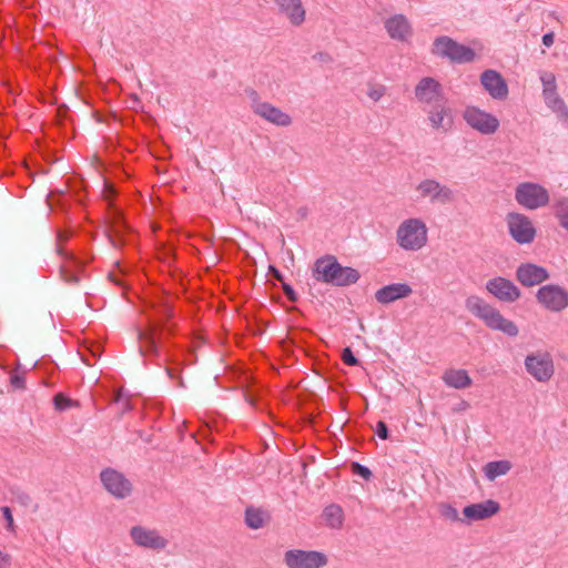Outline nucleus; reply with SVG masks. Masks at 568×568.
<instances>
[{
	"label": "nucleus",
	"mask_w": 568,
	"mask_h": 568,
	"mask_svg": "<svg viewBox=\"0 0 568 568\" xmlns=\"http://www.w3.org/2000/svg\"><path fill=\"white\" fill-rule=\"evenodd\" d=\"M466 310L475 317L485 323L487 327L494 331H500L507 336L515 337L518 335L517 325L505 318L501 313L477 295H470L465 301Z\"/></svg>",
	"instance_id": "1"
},
{
	"label": "nucleus",
	"mask_w": 568,
	"mask_h": 568,
	"mask_svg": "<svg viewBox=\"0 0 568 568\" xmlns=\"http://www.w3.org/2000/svg\"><path fill=\"white\" fill-rule=\"evenodd\" d=\"M103 195L108 201L106 229L108 236L113 246L119 247L125 243V235L130 227L126 224L123 212L113 203L116 191L112 185H104Z\"/></svg>",
	"instance_id": "2"
},
{
	"label": "nucleus",
	"mask_w": 568,
	"mask_h": 568,
	"mask_svg": "<svg viewBox=\"0 0 568 568\" xmlns=\"http://www.w3.org/2000/svg\"><path fill=\"white\" fill-rule=\"evenodd\" d=\"M396 242L405 251H418L427 243V227L419 219H408L399 224Z\"/></svg>",
	"instance_id": "3"
},
{
	"label": "nucleus",
	"mask_w": 568,
	"mask_h": 568,
	"mask_svg": "<svg viewBox=\"0 0 568 568\" xmlns=\"http://www.w3.org/2000/svg\"><path fill=\"white\" fill-rule=\"evenodd\" d=\"M432 53L440 58H446L453 63H468L473 62L476 58V53L470 47L458 43L447 36L435 38Z\"/></svg>",
	"instance_id": "4"
},
{
	"label": "nucleus",
	"mask_w": 568,
	"mask_h": 568,
	"mask_svg": "<svg viewBox=\"0 0 568 568\" xmlns=\"http://www.w3.org/2000/svg\"><path fill=\"white\" fill-rule=\"evenodd\" d=\"M549 192L546 187L534 182H523L516 186L515 200L528 210H536L549 203Z\"/></svg>",
	"instance_id": "5"
},
{
	"label": "nucleus",
	"mask_w": 568,
	"mask_h": 568,
	"mask_svg": "<svg viewBox=\"0 0 568 568\" xmlns=\"http://www.w3.org/2000/svg\"><path fill=\"white\" fill-rule=\"evenodd\" d=\"M283 561L287 568H323L328 558L318 550L290 549L284 552Z\"/></svg>",
	"instance_id": "6"
},
{
	"label": "nucleus",
	"mask_w": 568,
	"mask_h": 568,
	"mask_svg": "<svg viewBox=\"0 0 568 568\" xmlns=\"http://www.w3.org/2000/svg\"><path fill=\"white\" fill-rule=\"evenodd\" d=\"M526 371L540 383L551 379L555 373L552 356L548 352H536L526 356Z\"/></svg>",
	"instance_id": "7"
},
{
	"label": "nucleus",
	"mask_w": 568,
	"mask_h": 568,
	"mask_svg": "<svg viewBox=\"0 0 568 568\" xmlns=\"http://www.w3.org/2000/svg\"><path fill=\"white\" fill-rule=\"evenodd\" d=\"M510 236L518 244H530L536 236V229L531 220L525 214L510 212L506 217Z\"/></svg>",
	"instance_id": "8"
},
{
	"label": "nucleus",
	"mask_w": 568,
	"mask_h": 568,
	"mask_svg": "<svg viewBox=\"0 0 568 568\" xmlns=\"http://www.w3.org/2000/svg\"><path fill=\"white\" fill-rule=\"evenodd\" d=\"M100 479L105 490L116 499H124L132 494V483L114 468L103 469Z\"/></svg>",
	"instance_id": "9"
},
{
	"label": "nucleus",
	"mask_w": 568,
	"mask_h": 568,
	"mask_svg": "<svg viewBox=\"0 0 568 568\" xmlns=\"http://www.w3.org/2000/svg\"><path fill=\"white\" fill-rule=\"evenodd\" d=\"M536 300L548 311L561 312L568 306V291L556 284H547L537 291Z\"/></svg>",
	"instance_id": "10"
},
{
	"label": "nucleus",
	"mask_w": 568,
	"mask_h": 568,
	"mask_svg": "<svg viewBox=\"0 0 568 568\" xmlns=\"http://www.w3.org/2000/svg\"><path fill=\"white\" fill-rule=\"evenodd\" d=\"M464 120L471 129L485 135L494 134L499 128V120L495 115L477 106H467Z\"/></svg>",
	"instance_id": "11"
},
{
	"label": "nucleus",
	"mask_w": 568,
	"mask_h": 568,
	"mask_svg": "<svg viewBox=\"0 0 568 568\" xmlns=\"http://www.w3.org/2000/svg\"><path fill=\"white\" fill-rule=\"evenodd\" d=\"M165 332L171 333V329L162 322H154L150 325L148 331H140L139 341L141 354L158 356L160 353V343Z\"/></svg>",
	"instance_id": "12"
},
{
	"label": "nucleus",
	"mask_w": 568,
	"mask_h": 568,
	"mask_svg": "<svg viewBox=\"0 0 568 568\" xmlns=\"http://www.w3.org/2000/svg\"><path fill=\"white\" fill-rule=\"evenodd\" d=\"M418 102L426 105H435L445 101L442 84L432 77L422 78L414 90Z\"/></svg>",
	"instance_id": "13"
},
{
	"label": "nucleus",
	"mask_w": 568,
	"mask_h": 568,
	"mask_svg": "<svg viewBox=\"0 0 568 568\" xmlns=\"http://www.w3.org/2000/svg\"><path fill=\"white\" fill-rule=\"evenodd\" d=\"M341 263L336 256L326 254L318 257L312 267V276L317 282L331 284L334 286L337 273L339 272Z\"/></svg>",
	"instance_id": "14"
},
{
	"label": "nucleus",
	"mask_w": 568,
	"mask_h": 568,
	"mask_svg": "<svg viewBox=\"0 0 568 568\" xmlns=\"http://www.w3.org/2000/svg\"><path fill=\"white\" fill-rule=\"evenodd\" d=\"M416 190L422 197H428L432 203L447 204L454 200V192L434 179L423 180Z\"/></svg>",
	"instance_id": "15"
},
{
	"label": "nucleus",
	"mask_w": 568,
	"mask_h": 568,
	"mask_svg": "<svg viewBox=\"0 0 568 568\" xmlns=\"http://www.w3.org/2000/svg\"><path fill=\"white\" fill-rule=\"evenodd\" d=\"M486 290L504 303H514L520 297V290L508 278L497 276L486 283Z\"/></svg>",
	"instance_id": "16"
},
{
	"label": "nucleus",
	"mask_w": 568,
	"mask_h": 568,
	"mask_svg": "<svg viewBox=\"0 0 568 568\" xmlns=\"http://www.w3.org/2000/svg\"><path fill=\"white\" fill-rule=\"evenodd\" d=\"M130 537L135 545L144 548L163 549L168 545V540L156 529H148L139 525L130 529Z\"/></svg>",
	"instance_id": "17"
},
{
	"label": "nucleus",
	"mask_w": 568,
	"mask_h": 568,
	"mask_svg": "<svg viewBox=\"0 0 568 568\" xmlns=\"http://www.w3.org/2000/svg\"><path fill=\"white\" fill-rule=\"evenodd\" d=\"M278 14L284 17L291 26L301 27L306 20V9L302 0H273Z\"/></svg>",
	"instance_id": "18"
},
{
	"label": "nucleus",
	"mask_w": 568,
	"mask_h": 568,
	"mask_svg": "<svg viewBox=\"0 0 568 568\" xmlns=\"http://www.w3.org/2000/svg\"><path fill=\"white\" fill-rule=\"evenodd\" d=\"M516 278L521 285L530 287L547 281L549 272L534 263H523L516 270Z\"/></svg>",
	"instance_id": "19"
},
{
	"label": "nucleus",
	"mask_w": 568,
	"mask_h": 568,
	"mask_svg": "<svg viewBox=\"0 0 568 568\" xmlns=\"http://www.w3.org/2000/svg\"><path fill=\"white\" fill-rule=\"evenodd\" d=\"M384 27L389 38L399 42H408L413 36L412 24L402 13L394 14L386 19Z\"/></svg>",
	"instance_id": "20"
},
{
	"label": "nucleus",
	"mask_w": 568,
	"mask_h": 568,
	"mask_svg": "<svg viewBox=\"0 0 568 568\" xmlns=\"http://www.w3.org/2000/svg\"><path fill=\"white\" fill-rule=\"evenodd\" d=\"M480 82L493 99L505 100L508 97V85L501 74L495 70H485Z\"/></svg>",
	"instance_id": "21"
},
{
	"label": "nucleus",
	"mask_w": 568,
	"mask_h": 568,
	"mask_svg": "<svg viewBox=\"0 0 568 568\" xmlns=\"http://www.w3.org/2000/svg\"><path fill=\"white\" fill-rule=\"evenodd\" d=\"M499 510L500 505L493 499H487L483 503L470 504L463 509V515L465 516L464 523L469 525L471 521L490 518Z\"/></svg>",
	"instance_id": "22"
},
{
	"label": "nucleus",
	"mask_w": 568,
	"mask_h": 568,
	"mask_svg": "<svg viewBox=\"0 0 568 568\" xmlns=\"http://www.w3.org/2000/svg\"><path fill=\"white\" fill-rule=\"evenodd\" d=\"M413 293V288L407 283H392L378 288L374 297L377 303L388 305L398 300L406 298Z\"/></svg>",
	"instance_id": "23"
},
{
	"label": "nucleus",
	"mask_w": 568,
	"mask_h": 568,
	"mask_svg": "<svg viewBox=\"0 0 568 568\" xmlns=\"http://www.w3.org/2000/svg\"><path fill=\"white\" fill-rule=\"evenodd\" d=\"M428 111V120L430 126L434 130H443L444 132H448L453 128V112L452 109L447 105V101H443L435 105Z\"/></svg>",
	"instance_id": "24"
},
{
	"label": "nucleus",
	"mask_w": 568,
	"mask_h": 568,
	"mask_svg": "<svg viewBox=\"0 0 568 568\" xmlns=\"http://www.w3.org/2000/svg\"><path fill=\"white\" fill-rule=\"evenodd\" d=\"M255 115L277 126H288L292 124L290 114L268 102L257 108Z\"/></svg>",
	"instance_id": "25"
},
{
	"label": "nucleus",
	"mask_w": 568,
	"mask_h": 568,
	"mask_svg": "<svg viewBox=\"0 0 568 568\" xmlns=\"http://www.w3.org/2000/svg\"><path fill=\"white\" fill-rule=\"evenodd\" d=\"M442 379L448 387L455 389H464L473 384V381L468 375L467 371L463 368H450L445 371L442 376Z\"/></svg>",
	"instance_id": "26"
},
{
	"label": "nucleus",
	"mask_w": 568,
	"mask_h": 568,
	"mask_svg": "<svg viewBox=\"0 0 568 568\" xmlns=\"http://www.w3.org/2000/svg\"><path fill=\"white\" fill-rule=\"evenodd\" d=\"M323 518L329 528L339 529L343 526L344 513L341 506L331 504L324 508Z\"/></svg>",
	"instance_id": "27"
},
{
	"label": "nucleus",
	"mask_w": 568,
	"mask_h": 568,
	"mask_svg": "<svg viewBox=\"0 0 568 568\" xmlns=\"http://www.w3.org/2000/svg\"><path fill=\"white\" fill-rule=\"evenodd\" d=\"M361 278V273L351 266H343L341 264L337 278L335 280L334 286L345 287L353 285Z\"/></svg>",
	"instance_id": "28"
},
{
	"label": "nucleus",
	"mask_w": 568,
	"mask_h": 568,
	"mask_svg": "<svg viewBox=\"0 0 568 568\" xmlns=\"http://www.w3.org/2000/svg\"><path fill=\"white\" fill-rule=\"evenodd\" d=\"M511 468V464L508 460H496L489 462L484 466L485 476L489 480H494L499 476L506 475Z\"/></svg>",
	"instance_id": "29"
},
{
	"label": "nucleus",
	"mask_w": 568,
	"mask_h": 568,
	"mask_svg": "<svg viewBox=\"0 0 568 568\" xmlns=\"http://www.w3.org/2000/svg\"><path fill=\"white\" fill-rule=\"evenodd\" d=\"M266 513L260 508L247 507L245 509V524L252 529H260L265 524Z\"/></svg>",
	"instance_id": "30"
},
{
	"label": "nucleus",
	"mask_w": 568,
	"mask_h": 568,
	"mask_svg": "<svg viewBox=\"0 0 568 568\" xmlns=\"http://www.w3.org/2000/svg\"><path fill=\"white\" fill-rule=\"evenodd\" d=\"M547 105L559 116L568 119V108L565 101L557 94L556 91L551 95H544Z\"/></svg>",
	"instance_id": "31"
},
{
	"label": "nucleus",
	"mask_w": 568,
	"mask_h": 568,
	"mask_svg": "<svg viewBox=\"0 0 568 568\" xmlns=\"http://www.w3.org/2000/svg\"><path fill=\"white\" fill-rule=\"evenodd\" d=\"M554 213L561 227L568 231V199L560 197L554 204Z\"/></svg>",
	"instance_id": "32"
},
{
	"label": "nucleus",
	"mask_w": 568,
	"mask_h": 568,
	"mask_svg": "<svg viewBox=\"0 0 568 568\" xmlns=\"http://www.w3.org/2000/svg\"><path fill=\"white\" fill-rule=\"evenodd\" d=\"M438 513L444 519L449 520L452 523L465 521L464 518L459 517L457 509L449 503H440L438 505Z\"/></svg>",
	"instance_id": "33"
},
{
	"label": "nucleus",
	"mask_w": 568,
	"mask_h": 568,
	"mask_svg": "<svg viewBox=\"0 0 568 568\" xmlns=\"http://www.w3.org/2000/svg\"><path fill=\"white\" fill-rule=\"evenodd\" d=\"M111 408L119 415L122 416L124 413L131 409V403L129 397L124 396L121 393H116L114 395L113 402L111 404Z\"/></svg>",
	"instance_id": "34"
},
{
	"label": "nucleus",
	"mask_w": 568,
	"mask_h": 568,
	"mask_svg": "<svg viewBox=\"0 0 568 568\" xmlns=\"http://www.w3.org/2000/svg\"><path fill=\"white\" fill-rule=\"evenodd\" d=\"M246 97L250 99L251 102V109L253 113L255 114L257 111V108H261V105H264L266 102L261 101L260 93L253 89V88H246L244 90Z\"/></svg>",
	"instance_id": "35"
},
{
	"label": "nucleus",
	"mask_w": 568,
	"mask_h": 568,
	"mask_svg": "<svg viewBox=\"0 0 568 568\" xmlns=\"http://www.w3.org/2000/svg\"><path fill=\"white\" fill-rule=\"evenodd\" d=\"M544 85V95H551L556 91V78L552 73H545L540 77Z\"/></svg>",
	"instance_id": "36"
},
{
	"label": "nucleus",
	"mask_w": 568,
	"mask_h": 568,
	"mask_svg": "<svg viewBox=\"0 0 568 568\" xmlns=\"http://www.w3.org/2000/svg\"><path fill=\"white\" fill-rule=\"evenodd\" d=\"M71 406V399L64 393H58L53 397V407L55 412H64Z\"/></svg>",
	"instance_id": "37"
},
{
	"label": "nucleus",
	"mask_w": 568,
	"mask_h": 568,
	"mask_svg": "<svg viewBox=\"0 0 568 568\" xmlns=\"http://www.w3.org/2000/svg\"><path fill=\"white\" fill-rule=\"evenodd\" d=\"M73 203H83L84 196L82 195V189L84 187L83 181L77 178V173L73 171Z\"/></svg>",
	"instance_id": "38"
},
{
	"label": "nucleus",
	"mask_w": 568,
	"mask_h": 568,
	"mask_svg": "<svg viewBox=\"0 0 568 568\" xmlns=\"http://www.w3.org/2000/svg\"><path fill=\"white\" fill-rule=\"evenodd\" d=\"M351 471L353 475L359 476L365 480H369L373 476L369 468L359 464L358 462H353L351 464Z\"/></svg>",
	"instance_id": "39"
},
{
	"label": "nucleus",
	"mask_w": 568,
	"mask_h": 568,
	"mask_svg": "<svg viewBox=\"0 0 568 568\" xmlns=\"http://www.w3.org/2000/svg\"><path fill=\"white\" fill-rule=\"evenodd\" d=\"M386 93V87L383 84H374L369 85L367 95L369 99H372L374 102L379 101Z\"/></svg>",
	"instance_id": "40"
},
{
	"label": "nucleus",
	"mask_w": 568,
	"mask_h": 568,
	"mask_svg": "<svg viewBox=\"0 0 568 568\" xmlns=\"http://www.w3.org/2000/svg\"><path fill=\"white\" fill-rule=\"evenodd\" d=\"M342 359L348 366H356L358 359L355 357L351 347H345L342 352Z\"/></svg>",
	"instance_id": "41"
},
{
	"label": "nucleus",
	"mask_w": 568,
	"mask_h": 568,
	"mask_svg": "<svg viewBox=\"0 0 568 568\" xmlns=\"http://www.w3.org/2000/svg\"><path fill=\"white\" fill-rule=\"evenodd\" d=\"M74 351L82 364L88 365V366L93 365L90 361V357L94 356V354L92 352H90V355H88L87 354L88 348L85 346L84 347L78 346Z\"/></svg>",
	"instance_id": "42"
},
{
	"label": "nucleus",
	"mask_w": 568,
	"mask_h": 568,
	"mask_svg": "<svg viewBox=\"0 0 568 568\" xmlns=\"http://www.w3.org/2000/svg\"><path fill=\"white\" fill-rule=\"evenodd\" d=\"M1 511L3 514V517L7 521V529L11 532H14L16 531V525H14V520H13V517H12V514H11V510L9 507L4 506L1 508Z\"/></svg>",
	"instance_id": "43"
},
{
	"label": "nucleus",
	"mask_w": 568,
	"mask_h": 568,
	"mask_svg": "<svg viewBox=\"0 0 568 568\" xmlns=\"http://www.w3.org/2000/svg\"><path fill=\"white\" fill-rule=\"evenodd\" d=\"M375 434L381 439H384V440L387 439L389 436L387 424L383 420H378L376 424V427H375Z\"/></svg>",
	"instance_id": "44"
},
{
	"label": "nucleus",
	"mask_w": 568,
	"mask_h": 568,
	"mask_svg": "<svg viewBox=\"0 0 568 568\" xmlns=\"http://www.w3.org/2000/svg\"><path fill=\"white\" fill-rule=\"evenodd\" d=\"M282 288H283L284 294L286 295L288 301H291V302H296L297 301L298 296H297L296 292L285 281L282 283Z\"/></svg>",
	"instance_id": "45"
},
{
	"label": "nucleus",
	"mask_w": 568,
	"mask_h": 568,
	"mask_svg": "<svg viewBox=\"0 0 568 568\" xmlns=\"http://www.w3.org/2000/svg\"><path fill=\"white\" fill-rule=\"evenodd\" d=\"M10 382L16 388H24V379L22 376L18 374H12L10 377Z\"/></svg>",
	"instance_id": "46"
},
{
	"label": "nucleus",
	"mask_w": 568,
	"mask_h": 568,
	"mask_svg": "<svg viewBox=\"0 0 568 568\" xmlns=\"http://www.w3.org/2000/svg\"><path fill=\"white\" fill-rule=\"evenodd\" d=\"M313 59L325 63H329L333 61V58L326 52H317L316 54H314Z\"/></svg>",
	"instance_id": "47"
},
{
	"label": "nucleus",
	"mask_w": 568,
	"mask_h": 568,
	"mask_svg": "<svg viewBox=\"0 0 568 568\" xmlns=\"http://www.w3.org/2000/svg\"><path fill=\"white\" fill-rule=\"evenodd\" d=\"M60 194L52 192L50 196L48 197L49 205L53 209L57 205H60Z\"/></svg>",
	"instance_id": "48"
},
{
	"label": "nucleus",
	"mask_w": 568,
	"mask_h": 568,
	"mask_svg": "<svg viewBox=\"0 0 568 568\" xmlns=\"http://www.w3.org/2000/svg\"><path fill=\"white\" fill-rule=\"evenodd\" d=\"M555 41V34L552 32H548L542 36V44L547 48L551 47Z\"/></svg>",
	"instance_id": "49"
},
{
	"label": "nucleus",
	"mask_w": 568,
	"mask_h": 568,
	"mask_svg": "<svg viewBox=\"0 0 568 568\" xmlns=\"http://www.w3.org/2000/svg\"><path fill=\"white\" fill-rule=\"evenodd\" d=\"M268 272L273 275V277L275 280H277L278 282L283 283L284 282V276L283 274L273 265H270L268 267Z\"/></svg>",
	"instance_id": "50"
},
{
	"label": "nucleus",
	"mask_w": 568,
	"mask_h": 568,
	"mask_svg": "<svg viewBox=\"0 0 568 568\" xmlns=\"http://www.w3.org/2000/svg\"><path fill=\"white\" fill-rule=\"evenodd\" d=\"M109 278L118 286L123 287L124 286V280L123 276L114 273L109 274Z\"/></svg>",
	"instance_id": "51"
},
{
	"label": "nucleus",
	"mask_w": 568,
	"mask_h": 568,
	"mask_svg": "<svg viewBox=\"0 0 568 568\" xmlns=\"http://www.w3.org/2000/svg\"><path fill=\"white\" fill-rule=\"evenodd\" d=\"M68 106L67 105H61L59 106L58 109V116L63 120V119H67L68 118Z\"/></svg>",
	"instance_id": "52"
},
{
	"label": "nucleus",
	"mask_w": 568,
	"mask_h": 568,
	"mask_svg": "<svg viewBox=\"0 0 568 568\" xmlns=\"http://www.w3.org/2000/svg\"><path fill=\"white\" fill-rule=\"evenodd\" d=\"M75 263H77V257H75V255L73 254V266L75 265ZM72 280H73V284H74L75 282H78V281H79V278H78V276H77V274H75V271H74V270H73V276H72Z\"/></svg>",
	"instance_id": "53"
},
{
	"label": "nucleus",
	"mask_w": 568,
	"mask_h": 568,
	"mask_svg": "<svg viewBox=\"0 0 568 568\" xmlns=\"http://www.w3.org/2000/svg\"><path fill=\"white\" fill-rule=\"evenodd\" d=\"M166 373L170 376V378H174L175 377V371L173 368H166Z\"/></svg>",
	"instance_id": "54"
},
{
	"label": "nucleus",
	"mask_w": 568,
	"mask_h": 568,
	"mask_svg": "<svg viewBox=\"0 0 568 568\" xmlns=\"http://www.w3.org/2000/svg\"><path fill=\"white\" fill-rule=\"evenodd\" d=\"M72 405H73V407H78L80 404L78 400L73 399Z\"/></svg>",
	"instance_id": "55"
}]
</instances>
